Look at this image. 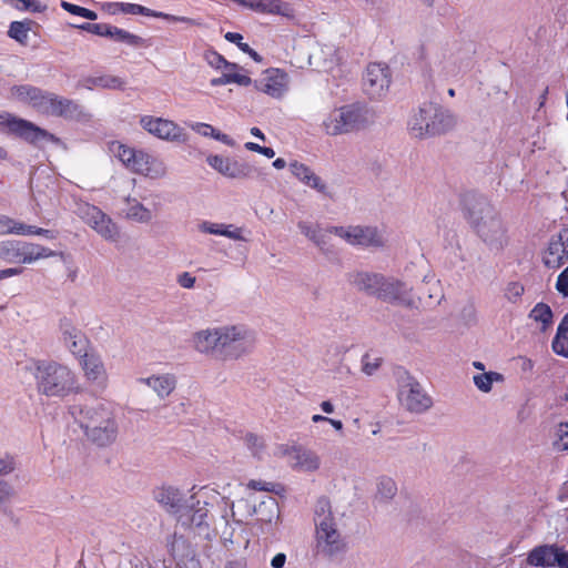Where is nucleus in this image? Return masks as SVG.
<instances>
[{
	"instance_id": "f704fd0d",
	"label": "nucleus",
	"mask_w": 568,
	"mask_h": 568,
	"mask_svg": "<svg viewBox=\"0 0 568 568\" xmlns=\"http://www.w3.org/2000/svg\"><path fill=\"white\" fill-rule=\"evenodd\" d=\"M128 205L129 206L125 212L128 219L140 223H148L151 221L152 213L142 203L136 200H128Z\"/></svg>"
},
{
	"instance_id": "4be33fe9",
	"label": "nucleus",
	"mask_w": 568,
	"mask_h": 568,
	"mask_svg": "<svg viewBox=\"0 0 568 568\" xmlns=\"http://www.w3.org/2000/svg\"><path fill=\"white\" fill-rule=\"evenodd\" d=\"M0 234L43 235L49 239L54 237L50 230L27 225L7 215H0Z\"/></svg>"
},
{
	"instance_id": "a878e982",
	"label": "nucleus",
	"mask_w": 568,
	"mask_h": 568,
	"mask_svg": "<svg viewBox=\"0 0 568 568\" xmlns=\"http://www.w3.org/2000/svg\"><path fill=\"white\" fill-rule=\"evenodd\" d=\"M250 9L260 13L280 14L287 18L293 17L292 7L283 0H253Z\"/></svg>"
},
{
	"instance_id": "a19ab883",
	"label": "nucleus",
	"mask_w": 568,
	"mask_h": 568,
	"mask_svg": "<svg viewBox=\"0 0 568 568\" xmlns=\"http://www.w3.org/2000/svg\"><path fill=\"white\" fill-rule=\"evenodd\" d=\"M19 11H29L32 13H42L47 10V4L38 0H4Z\"/></svg>"
},
{
	"instance_id": "09e8293b",
	"label": "nucleus",
	"mask_w": 568,
	"mask_h": 568,
	"mask_svg": "<svg viewBox=\"0 0 568 568\" xmlns=\"http://www.w3.org/2000/svg\"><path fill=\"white\" fill-rule=\"evenodd\" d=\"M152 18L163 19L168 22H181V23H185L189 26H196V27L201 26V23L199 21H196L195 19L189 18V17H183V16H174V14L165 13L162 11H155V10H153Z\"/></svg>"
},
{
	"instance_id": "f257e3e1",
	"label": "nucleus",
	"mask_w": 568,
	"mask_h": 568,
	"mask_svg": "<svg viewBox=\"0 0 568 568\" xmlns=\"http://www.w3.org/2000/svg\"><path fill=\"white\" fill-rule=\"evenodd\" d=\"M71 414L79 420L85 436L99 446H106L116 437V424L112 412L101 403L71 407Z\"/></svg>"
},
{
	"instance_id": "0e129e2a",
	"label": "nucleus",
	"mask_w": 568,
	"mask_h": 568,
	"mask_svg": "<svg viewBox=\"0 0 568 568\" xmlns=\"http://www.w3.org/2000/svg\"><path fill=\"white\" fill-rule=\"evenodd\" d=\"M178 282L182 287L191 288L195 283V277H193L190 273L185 272L179 276Z\"/></svg>"
},
{
	"instance_id": "9d476101",
	"label": "nucleus",
	"mask_w": 568,
	"mask_h": 568,
	"mask_svg": "<svg viewBox=\"0 0 568 568\" xmlns=\"http://www.w3.org/2000/svg\"><path fill=\"white\" fill-rule=\"evenodd\" d=\"M390 72L386 64L371 63L363 79L365 92L373 99L381 98L389 88Z\"/></svg>"
},
{
	"instance_id": "bb28decb",
	"label": "nucleus",
	"mask_w": 568,
	"mask_h": 568,
	"mask_svg": "<svg viewBox=\"0 0 568 568\" xmlns=\"http://www.w3.org/2000/svg\"><path fill=\"white\" fill-rule=\"evenodd\" d=\"M292 174L304 184L317 190L318 192L325 191V184L321 179L304 163L294 161L290 164Z\"/></svg>"
},
{
	"instance_id": "ea45409f",
	"label": "nucleus",
	"mask_w": 568,
	"mask_h": 568,
	"mask_svg": "<svg viewBox=\"0 0 568 568\" xmlns=\"http://www.w3.org/2000/svg\"><path fill=\"white\" fill-rule=\"evenodd\" d=\"M65 345L69 347L71 353L79 358L89 354V339L82 332L77 333V335H72V337L68 339V343H65Z\"/></svg>"
},
{
	"instance_id": "f03ea898",
	"label": "nucleus",
	"mask_w": 568,
	"mask_h": 568,
	"mask_svg": "<svg viewBox=\"0 0 568 568\" xmlns=\"http://www.w3.org/2000/svg\"><path fill=\"white\" fill-rule=\"evenodd\" d=\"M246 338V331L240 326H226L205 329L194 335L193 343L201 353L215 352L221 359L237 358L244 348L242 342Z\"/></svg>"
},
{
	"instance_id": "5fc2aeb1",
	"label": "nucleus",
	"mask_w": 568,
	"mask_h": 568,
	"mask_svg": "<svg viewBox=\"0 0 568 568\" xmlns=\"http://www.w3.org/2000/svg\"><path fill=\"white\" fill-rule=\"evenodd\" d=\"M491 377H493V375L489 373L479 374V375L474 376V383L478 389L487 393L491 389V385H493Z\"/></svg>"
},
{
	"instance_id": "7c9ffc66",
	"label": "nucleus",
	"mask_w": 568,
	"mask_h": 568,
	"mask_svg": "<svg viewBox=\"0 0 568 568\" xmlns=\"http://www.w3.org/2000/svg\"><path fill=\"white\" fill-rule=\"evenodd\" d=\"M108 38H111L118 42L126 43L135 48H146L150 45L148 40H145L144 38L133 34L115 26H110V34H108Z\"/></svg>"
},
{
	"instance_id": "58836bf2",
	"label": "nucleus",
	"mask_w": 568,
	"mask_h": 568,
	"mask_svg": "<svg viewBox=\"0 0 568 568\" xmlns=\"http://www.w3.org/2000/svg\"><path fill=\"white\" fill-rule=\"evenodd\" d=\"M31 23V20L11 22L8 31L9 37L21 44H27Z\"/></svg>"
},
{
	"instance_id": "a18cd8bd",
	"label": "nucleus",
	"mask_w": 568,
	"mask_h": 568,
	"mask_svg": "<svg viewBox=\"0 0 568 568\" xmlns=\"http://www.w3.org/2000/svg\"><path fill=\"white\" fill-rule=\"evenodd\" d=\"M524 293H525V286L520 282H517V281L509 282L504 290L505 298L513 304L518 303Z\"/></svg>"
},
{
	"instance_id": "9b49d317",
	"label": "nucleus",
	"mask_w": 568,
	"mask_h": 568,
	"mask_svg": "<svg viewBox=\"0 0 568 568\" xmlns=\"http://www.w3.org/2000/svg\"><path fill=\"white\" fill-rule=\"evenodd\" d=\"M142 128L149 133L162 140L185 141V132L176 123L171 120L144 115L140 120Z\"/></svg>"
},
{
	"instance_id": "c9c22d12",
	"label": "nucleus",
	"mask_w": 568,
	"mask_h": 568,
	"mask_svg": "<svg viewBox=\"0 0 568 568\" xmlns=\"http://www.w3.org/2000/svg\"><path fill=\"white\" fill-rule=\"evenodd\" d=\"M235 83L242 87H247L252 83V79L240 72H223L221 77L211 80L212 87H221L225 84Z\"/></svg>"
},
{
	"instance_id": "e433bc0d",
	"label": "nucleus",
	"mask_w": 568,
	"mask_h": 568,
	"mask_svg": "<svg viewBox=\"0 0 568 568\" xmlns=\"http://www.w3.org/2000/svg\"><path fill=\"white\" fill-rule=\"evenodd\" d=\"M0 258L9 263H20V241H0Z\"/></svg>"
},
{
	"instance_id": "13d9d810",
	"label": "nucleus",
	"mask_w": 568,
	"mask_h": 568,
	"mask_svg": "<svg viewBox=\"0 0 568 568\" xmlns=\"http://www.w3.org/2000/svg\"><path fill=\"white\" fill-rule=\"evenodd\" d=\"M556 290L565 297H568V266L558 275Z\"/></svg>"
},
{
	"instance_id": "6e6552de",
	"label": "nucleus",
	"mask_w": 568,
	"mask_h": 568,
	"mask_svg": "<svg viewBox=\"0 0 568 568\" xmlns=\"http://www.w3.org/2000/svg\"><path fill=\"white\" fill-rule=\"evenodd\" d=\"M422 122L426 123V133L442 134L453 128L455 120L448 111L434 103H424L420 106Z\"/></svg>"
},
{
	"instance_id": "39448f33",
	"label": "nucleus",
	"mask_w": 568,
	"mask_h": 568,
	"mask_svg": "<svg viewBox=\"0 0 568 568\" xmlns=\"http://www.w3.org/2000/svg\"><path fill=\"white\" fill-rule=\"evenodd\" d=\"M155 499L163 505L170 513L179 516V521L183 526L196 525L203 523L206 513L197 509L190 517L191 509L184 504L183 496L178 488L171 486H163L155 491Z\"/></svg>"
},
{
	"instance_id": "bf43d9fd",
	"label": "nucleus",
	"mask_w": 568,
	"mask_h": 568,
	"mask_svg": "<svg viewBox=\"0 0 568 568\" xmlns=\"http://www.w3.org/2000/svg\"><path fill=\"white\" fill-rule=\"evenodd\" d=\"M371 356L365 354L363 357V371L367 375H372L381 365V358H375L374 362H371Z\"/></svg>"
},
{
	"instance_id": "2eb2a0df",
	"label": "nucleus",
	"mask_w": 568,
	"mask_h": 568,
	"mask_svg": "<svg viewBox=\"0 0 568 568\" xmlns=\"http://www.w3.org/2000/svg\"><path fill=\"white\" fill-rule=\"evenodd\" d=\"M85 222L102 237L115 241L119 237V229L115 223L99 207L89 205L84 216Z\"/></svg>"
},
{
	"instance_id": "6e6d98bb",
	"label": "nucleus",
	"mask_w": 568,
	"mask_h": 568,
	"mask_svg": "<svg viewBox=\"0 0 568 568\" xmlns=\"http://www.w3.org/2000/svg\"><path fill=\"white\" fill-rule=\"evenodd\" d=\"M332 510H331V503L327 498H320L316 504L315 508V519L331 517Z\"/></svg>"
},
{
	"instance_id": "ddd939ff",
	"label": "nucleus",
	"mask_w": 568,
	"mask_h": 568,
	"mask_svg": "<svg viewBox=\"0 0 568 568\" xmlns=\"http://www.w3.org/2000/svg\"><path fill=\"white\" fill-rule=\"evenodd\" d=\"M460 206L463 215L469 224L484 220L486 215L494 212L489 201L474 191H467L460 195Z\"/></svg>"
},
{
	"instance_id": "4d7b16f0",
	"label": "nucleus",
	"mask_w": 568,
	"mask_h": 568,
	"mask_svg": "<svg viewBox=\"0 0 568 568\" xmlns=\"http://www.w3.org/2000/svg\"><path fill=\"white\" fill-rule=\"evenodd\" d=\"M559 438L555 443V446L559 450H568V420L559 424Z\"/></svg>"
},
{
	"instance_id": "4c0bfd02",
	"label": "nucleus",
	"mask_w": 568,
	"mask_h": 568,
	"mask_svg": "<svg viewBox=\"0 0 568 568\" xmlns=\"http://www.w3.org/2000/svg\"><path fill=\"white\" fill-rule=\"evenodd\" d=\"M90 83L97 88L110 89V90H124L125 81L120 77L112 74H103L91 78Z\"/></svg>"
},
{
	"instance_id": "7ed1b4c3",
	"label": "nucleus",
	"mask_w": 568,
	"mask_h": 568,
	"mask_svg": "<svg viewBox=\"0 0 568 568\" xmlns=\"http://www.w3.org/2000/svg\"><path fill=\"white\" fill-rule=\"evenodd\" d=\"M30 369L37 379L39 393L49 397H63L77 389L75 375L57 362L34 361Z\"/></svg>"
},
{
	"instance_id": "473e14b6",
	"label": "nucleus",
	"mask_w": 568,
	"mask_h": 568,
	"mask_svg": "<svg viewBox=\"0 0 568 568\" xmlns=\"http://www.w3.org/2000/svg\"><path fill=\"white\" fill-rule=\"evenodd\" d=\"M79 113V105L70 99L61 98L54 94L53 105L50 115L72 118Z\"/></svg>"
},
{
	"instance_id": "680f3d73",
	"label": "nucleus",
	"mask_w": 568,
	"mask_h": 568,
	"mask_svg": "<svg viewBox=\"0 0 568 568\" xmlns=\"http://www.w3.org/2000/svg\"><path fill=\"white\" fill-rule=\"evenodd\" d=\"M247 486L257 491H273V484L261 480H251Z\"/></svg>"
},
{
	"instance_id": "69168bd1",
	"label": "nucleus",
	"mask_w": 568,
	"mask_h": 568,
	"mask_svg": "<svg viewBox=\"0 0 568 568\" xmlns=\"http://www.w3.org/2000/svg\"><path fill=\"white\" fill-rule=\"evenodd\" d=\"M224 38L229 42L235 43L240 49H241V45L243 47L245 44L244 42H242V40H243L242 34L237 33V32H226Z\"/></svg>"
},
{
	"instance_id": "1a4fd4ad",
	"label": "nucleus",
	"mask_w": 568,
	"mask_h": 568,
	"mask_svg": "<svg viewBox=\"0 0 568 568\" xmlns=\"http://www.w3.org/2000/svg\"><path fill=\"white\" fill-rule=\"evenodd\" d=\"M568 261V227L552 234L544 252L542 262L548 268H559Z\"/></svg>"
},
{
	"instance_id": "6ab92c4d",
	"label": "nucleus",
	"mask_w": 568,
	"mask_h": 568,
	"mask_svg": "<svg viewBox=\"0 0 568 568\" xmlns=\"http://www.w3.org/2000/svg\"><path fill=\"white\" fill-rule=\"evenodd\" d=\"M314 520L318 541L325 544V550L328 554L341 551L344 548V542L335 527L334 517L331 516Z\"/></svg>"
},
{
	"instance_id": "c85d7f7f",
	"label": "nucleus",
	"mask_w": 568,
	"mask_h": 568,
	"mask_svg": "<svg viewBox=\"0 0 568 568\" xmlns=\"http://www.w3.org/2000/svg\"><path fill=\"white\" fill-rule=\"evenodd\" d=\"M294 465L305 470H316L320 467V457L312 450L293 447L290 453Z\"/></svg>"
},
{
	"instance_id": "a211bd4d",
	"label": "nucleus",
	"mask_w": 568,
	"mask_h": 568,
	"mask_svg": "<svg viewBox=\"0 0 568 568\" xmlns=\"http://www.w3.org/2000/svg\"><path fill=\"white\" fill-rule=\"evenodd\" d=\"M399 400L410 412L420 413L432 405V399L422 392L418 383L409 382L403 385L398 393Z\"/></svg>"
},
{
	"instance_id": "052dcab7",
	"label": "nucleus",
	"mask_w": 568,
	"mask_h": 568,
	"mask_svg": "<svg viewBox=\"0 0 568 568\" xmlns=\"http://www.w3.org/2000/svg\"><path fill=\"white\" fill-rule=\"evenodd\" d=\"M12 493V487L7 481L0 479V505L8 501Z\"/></svg>"
},
{
	"instance_id": "de8ad7c7",
	"label": "nucleus",
	"mask_w": 568,
	"mask_h": 568,
	"mask_svg": "<svg viewBox=\"0 0 568 568\" xmlns=\"http://www.w3.org/2000/svg\"><path fill=\"white\" fill-rule=\"evenodd\" d=\"M110 26L108 23H91V22H84L82 24L73 26L74 28H78L80 30L87 31L89 33L100 36V37H108L110 34Z\"/></svg>"
},
{
	"instance_id": "5701e85b",
	"label": "nucleus",
	"mask_w": 568,
	"mask_h": 568,
	"mask_svg": "<svg viewBox=\"0 0 568 568\" xmlns=\"http://www.w3.org/2000/svg\"><path fill=\"white\" fill-rule=\"evenodd\" d=\"M560 548L556 544L537 546L529 551L527 564L535 567H555Z\"/></svg>"
},
{
	"instance_id": "49530a36",
	"label": "nucleus",
	"mask_w": 568,
	"mask_h": 568,
	"mask_svg": "<svg viewBox=\"0 0 568 568\" xmlns=\"http://www.w3.org/2000/svg\"><path fill=\"white\" fill-rule=\"evenodd\" d=\"M298 227L305 236L322 247V244H324L323 237L325 235L322 234V231L317 226L310 225L306 222H300Z\"/></svg>"
},
{
	"instance_id": "e2e57ef3",
	"label": "nucleus",
	"mask_w": 568,
	"mask_h": 568,
	"mask_svg": "<svg viewBox=\"0 0 568 568\" xmlns=\"http://www.w3.org/2000/svg\"><path fill=\"white\" fill-rule=\"evenodd\" d=\"M14 462L12 458H0V475H7L13 471Z\"/></svg>"
},
{
	"instance_id": "3c124183",
	"label": "nucleus",
	"mask_w": 568,
	"mask_h": 568,
	"mask_svg": "<svg viewBox=\"0 0 568 568\" xmlns=\"http://www.w3.org/2000/svg\"><path fill=\"white\" fill-rule=\"evenodd\" d=\"M409 130L410 133L416 138L429 135V133H426V123L422 122L420 110L418 111V114L414 115V118L410 120Z\"/></svg>"
},
{
	"instance_id": "4468645a",
	"label": "nucleus",
	"mask_w": 568,
	"mask_h": 568,
	"mask_svg": "<svg viewBox=\"0 0 568 568\" xmlns=\"http://www.w3.org/2000/svg\"><path fill=\"white\" fill-rule=\"evenodd\" d=\"M13 92L18 98L30 103L39 112L50 115L54 93L43 91L32 85L14 87Z\"/></svg>"
},
{
	"instance_id": "20e7f679",
	"label": "nucleus",
	"mask_w": 568,
	"mask_h": 568,
	"mask_svg": "<svg viewBox=\"0 0 568 568\" xmlns=\"http://www.w3.org/2000/svg\"><path fill=\"white\" fill-rule=\"evenodd\" d=\"M349 281L358 291L377 296L384 302L395 303L404 300L405 286L398 281H386L382 275L364 272L351 275Z\"/></svg>"
},
{
	"instance_id": "864d4df0",
	"label": "nucleus",
	"mask_w": 568,
	"mask_h": 568,
	"mask_svg": "<svg viewBox=\"0 0 568 568\" xmlns=\"http://www.w3.org/2000/svg\"><path fill=\"white\" fill-rule=\"evenodd\" d=\"M244 440L254 455L258 454L264 448L263 439L253 433L246 434Z\"/></svg>"
},
{
	"instance_id": "338daca9",
	"label": "nucleus",
	"mask_w": 568,
	"mask_h": 568,
	"mask_svg": "<svg viewBox=\"0 0 568 568\" xmlns=\"http://www.w3.org/2000/svg\"><path fill=\"white\" fill-rule=\"evenodd\" d=\"M558 558L557 565L559 568H568V552L561 547L559 554L557 555Z\"/></svg>"
},
{
	"instance_id": "f3484780",
	"label": "nucleus",
	"mask_w": 568,
	"mask_h": 568,
	"mask_svg": "<svg viewBox=\"0 0 568 568\" xmlns=\"http://www.w3.org/2000/svg\"><path fill=\"white\" fill-rule=\"evenodd\" d=\"M206 161L210 166L230 179H245L251 176L253 172L248 163L239 162L221 155H210Z\"/></svg>"
},
{
	"instance_id": "8fccbe9b",
	"label": "nucleus",
	"mask_w": 568,
	"mask_h": 568,
	"mask_svg": "<svg viewBox=\"0 0 568 568\" xmlns=\"http://www.w3.org/2000/svg\"><path fill=\"white\" fill-rule=\"evenodd\" d=\"M397 487L392 478H382L378 484V494L383 498H392L396 494Z\"/></svg>"
},
{
	"instance_id": "72a5a7b5",
	"label": "nucleus",
	"mask_w": 568,
	"mask_h": 568,
	"mask_svg": "<svg viewBox=\"0 0 568 568\" xmlns=\"http://www.w3.org/2000/svg\"><path fill=\"white\" fill-rule=\"evenodd\" d=\"M145 383L161 397L170 395L175 388V378L170 374L149 377L145 379Z\"/></svg>"
},
{
	"instance_id": "423d86ee",
	"label": "nucleus",
	"mask_w": 568,
	"mask_h": 568,
	"mask_svg": "<svg viewBox=\"0 0 568 568\" xmlns=\"http://www.w3.org/2000/svg\"><path fill=\"white\" fill-rule=\"evenodd\" d=\"M364 122L363 108L357 104H351L331 112L323 122V126L327 134L338 135L359 129Z\"/></svg>"
},
{
	"instance_id": "774afa93",
	"label": "nucleus",
	"mask_w": 568,
	"mask_h": 568,
	"mask_svg": "<svg viewBox=\"0 0 568 568\" xmlns=\"http://www.w3.org/2000/svg\"><path fill=\"white\" fill-rule=\"evenodd\" d=\"M224 568H246V559L245 558H236L229 560Z\"/></svg>"
},
{
	"instance_id": "aec40b11",
	"label": "nucleus",
	"mask_w": 568,
	"mask_h": 568,
	"mask_svg": "<svg viewBox=\"0 0 568 568\" xmlns=\"http://www.w3.org/2000/svg\"><path fill=\"white\" fill-rule=\"evenodd\" d=\"M133 173L150 176V178H159L164 174L165 169L163 163L158 159L153 158L149 153L138 150L135 152L134 158L126 166Z\"/></svg>"
},
{
	"instance_id": "393cba45",
	"label": "nucleus",
	"mask_w": 568,
	"mask_h": 568,
	"mask_svg": "<svg viewBox=\"0 0 568 568\" xmlns=\"http://www.w3.org/2000/svg\"><path fill=\"white\" fill-rule=\"evenodd\" d=\"M55 252L40 244L20 241V264H31L36 261L54 256Z\"/></svg>"
},
{
	"instance_id": "dca6fc26",
	"label": "nucleus",
	"mask_w": 568,
	"mask_h": 568,
	"mask_svg": "<svg viewBox=\"0 0 568 568\" xmlns=\"http://www.w3.org/2000/svg\"><path fill=\"white\" fill-rule=\"evenodd\" d=\"M478 236L490 245H501V241L505 234V230L500 219L495 214V211L484 217L470 224Z\"/></svg>"
},
{
	"instance_id": "2f4dec72",
	"label": "nucleus",
	"mask_w": 568,
	"mask_h": 568,
	"mask_svg": "<svg viewBox=\"0 0 568 568\" xmlns=\"http://www.w3.org/2000/svg\"><path fill=\"white\" fill-rule=\"evenodd\" d=\"M529 318L540 324V331L546 332L554 323V314L546 303H537L529 313Z\"/></svg>"
},
{
	"instance_id": "cd10ccee",
	"label": "nucleus",
	"mask_w": 568,
	"mask_h": 568,
	"mask_svg": "<svg viewBox=\"0 0 568 568\" xmlns=\"http://www.w3.org/2000/svg\"><path fill=\"white\" fill-rule=\"evenodd\" d=\"M102 9L109 14H141L145 17H152L153 10L138 3L129 2H104Z\"/></svg>"
},
{
	"instance_id": "f8f14e48",
	"label": "nucleus",
	"mask_w": 568,
	"mask_h": 568,
	"mask_svg": "<svg viewBox=\"0 0 568 568\" xmlns=\"http://www.w3.org/2000/svg\"><path fill=\"white\" fill-rule=\"evenodd\" d=\"M331 232H334L352 245L381 246L383 244L382 236L376 227L349 226L345 229L343 226H335Z\"/></svg>"
},
{
	"instance_id": "79ce46f5",
	"label": "nucleus",
	"mask_w": 568,
	"mask_h": 568,
	"mask_svg": "<svg viewBox=\"0 0 568 568\" xmlns=\"http://www.w3.org/2000/svg\"><path fill=\"white\" fill-rule=\"evenodd\" d=\"M110 150L125 168L130 164L135 155V152L138 151L134 148L128 146L120 142H112Z\"/></svg>"
},
{
	"instance_id": "0eeeda50",
	"label": "nucleus",
	"mask_w": 568,
	"mask_h": 568,
	"mask_svg": "<svg viewBox=\"0 0 568 568\" xmlns=\"http://www.w3.org/2000/svg\"><path fill=\"white\" fill-rule=\"evenodd\" d=\"M0 129H8L10 133L16 134L32 144H36L40 140H55V136L48 131L37 126L30 121L17 118L8 112H0Z\"/></svg>"
},
{
	"instance_id": "603ef678",
	"label": "nucleus",
	"mask_w": 568,
	"mask_h": 568,
	"mask_svg": "<svg viewBox=\"0 0 568 568\" xmlns=\"http://www.w3.org/2000/svg\"><path fill=\"white\" fill-rule=\"evenodd\" d=\"M60 329L62 332L64 343H68V339H70L72 335H77V333L81 332L73 325L72 321L67 317L60 321Z\"/></svg>"
},
{
	"instance_id": "412c9836",
	"label": "nucleus",
	"mask_w": 568,
	"mask_h": 568,
	"mask_svg": "<svg viewBox=\"0 0 568 568\" xmlns=\"http://www.w3.org/2000/svg\"><path fill=\"white\" fill-rule=\"evenodd\" d=\"M257 89L272 98H281L287 90V73L275 68L266 70L258 81Z\"/></svg>"
},
{
	"instance_id": "b1692460",
	"label": "nucleus",
	"mask_w": 568,
	"mask_h": 568,
	"mask_svg": "<svg viewBox=\"0 0 568 568\" xmlns=\"http://www.w3.org/2000/svg\"><path fill=\"white\" fill-rule=\"evenodd\" d=\"M81 367L88 381L104 387L106 383V372L100 357L89 353L81 357Z\"/></svg>"
},
{
	"instance_id": "c756f323",
	"label": "nucleus",
	"mask_w": 568,
	"mask_h": 568,
	"mask_svg": "<svg viewBox=\"0 0 568 568\" xmlns=\"http://www.w3.org/2000/svg\"><path fill=\"white\" fill-rule=\"evenodd\" d=\"M555 354L568 358V313L565 314L558 325L556 335L551 342Z\"/></svg>"
},
{
	"instance_id": "c03bdc74",
	"label": "nucleus",
	"mask_w": 568,
	"mask_h": 568,
	"mask_svg": "<svg viewBox=\"0 0 568 568\" xmlns=\"http://www.w3.org/2000/svg\"><path fill=\"white\" fill-rule=\"evenodd\" d=\"M204 59L209 63V65L216 70L224 68H236V63L227 61L222 54L214 50L206 51L204 54Z\"/></svg>"
},
{
	"instance_id": "37998d69",
	"label": "nucleus",
	"mask_w": 568,
	"mask_h": 568,
	"mask_svg": "<svg viewBox=\"0 0 568 568\" xmlns=\"http://www.w3.org/2000/svg\"><path fill=\"white\" fill-rule=\"evenodd\" d=\"M61 8L73 16L82 17V18H85L91 21L97 20V18H98V14L95 11L87 9L84 7H80L78 4H74V3H71V2H68L64 0L61 1Z\"/></svg>"
}]
</instances>
